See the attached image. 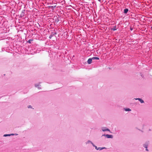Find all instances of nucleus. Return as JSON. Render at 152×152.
I'll use <instances>...</instances> for the list:
<instances>
[{
  "label": "nucleus",
  "instance_id": "1",
  "mask_svg": "<svg viewBox=\"0 0 152 152\" xmlns=\"http://www.w3.org/2000/svg\"><path fill=\"white\" fill-rule=\"evenodd\" d=\"M102 136H105L108 138H113V136L112 135H109L108 134H103Z\"/></svg>",
  "mask_w": 152,
  "mask_h": 152
},
{
  "label": "nucleus",
  "instance_id": "2",
  "mask_svg": "<svg viewBox=\"0 0 152 152\" xmlns=\"http://www.w3.org/2000/svg\"><path fill=\"white\" fill-rule=\"evenodd\" d=\"M103 132H105V131H110V130L106 127H102L101 128Z\"/></svg>",
  "mask_w": 152,
  "mask_h": 152
},
{
  "label": "nucleus",
  "instance_id": "3",
  "mask_svg": "<svg viewBox=\"0 0 152 152\" xmlns=\"http://www.w3.org/2000/svg\"><path fill=\"white\" fill-rule=\"evenodd\" d=\"M92 58H89L87 61L88 63L89 64H91L92 63Z\"/></svg>",
  "mask_w": 152,
  "mask_h": 152
},
{
  "label": "nucleus",
  "instance_id": "4",
  "mask_svg": "<svg viewBox=\"0 0 152 152\" xmlns=\"http://www.w3.org/2000/svg\"><path fill=\"white\" fill-rule=\"evenodd\" d=\"M136 100H138L141 103H143L144 102L143 100L140 98L134 99Z\"/></svg>",
  "mask_w": 152,
  "mask_h": 152
},
{
  "label": "nucleus",
  "instance_id": "5",
  "mask_svg": "<svg viewBox=\"0 0 152 152\" xmlns=\"http://www.w3.org/2000/svg\"><path fill=\"white\" fill-rule=\"evenodd\" d=\"M35 87L39 89H41V85L39 84H36L35 85Z\"/></svg>",
  "mask_w": 152,
  "mask_h": 152
},
{
  "label": "nucleus",
  "instance_id": "6",
  "mask_svg": "<svg viewBox=\"0 0 152 152\" xmlns=\"http://www.w3.org/2000/svg\"><path fill=\"white\" fill-rule=\"evenodd\" d=\"M91 143L92 146H94V144L90 140H88L86 142V144H89V143Z\"/></svg>",
  "mask_w": 152,
  "mask_h": 152
},
{
  "label": "nucleus",
  "instance_id": "7",
  "mask_svg": "<svg viewBox=\"0 0 152 152\" xmlns=\"http://www.w3.org/2000/svg\"><path fill=\"white\" fill-rule=\"evenodd\" d=\"M98 150H99V151H101V150H102L103 149H106V148H105V147H102V148H101V147H98Z\"/></svg>",
  "mask_w": 152,
  "mask_h": 152
},
{
  "label": "nucleus",
  "instance_id": "8",
  "mask_svg": "<svg viewBox=\"0 0 152 152\" xmlns=\"http://www.w3.org/2000/svg\"><path fill=\"white\" fill-rule=\"evenodd\" d=\"M112 30H113L114 31H115L117 30V28H116V26H114L113 28H112L111 29Z\"/></svg>",
  "mask_w": 152,
  "mask_h": 152
},
{
  "label": "nucleus",
  "instance_id": "9",
  "mask_svg": "<svg viewBox=\"0 0 152 152\" xmlns=\"http://www.w3.org/2000/svg\"><path fill=\"white\" fill-rule=\"evenodd\" d=\"M92 60H99V58L97 57H93L91 58Z\"/></svg>",
  "mask_w": 152,
  "mask_h": 152
},
{
  "label": "nucleus",
  "instance_id": "10",
  "mask_svg": "<svg viewBox=\"0 0 152 152\" xmlns=\"http://www.w3.org/2000/svg\"><path fill=\"white\" fill-rule=\"evenodd\" d=\"M124 110L126 111H131V110L129 108H124Z\"/></svg>",
  "mask_w": 152,
  "mask_h": 152
},
{
  "label": "nucleus",
  "instance_id": "11",
  "mask_svg": "<svg viewBox=\"0 0 152 152\" xmlns=\"http://www.w3.org/2000/svg\"><path fill=\"white\" fill-rule=\"evenodd\" d=\"M128 11V9H126L124 10V13L126 14V13Z\"/></svg>",
  "mask_w": 152,
  "mask_h": 152
},
{
  "label": "nucleus",
  "instance_id": "12",
  "mask_svg": "<svg viewBox=\"0 0 152 152\" xmlns=\"http://www.w3.org/2000/svg\"><path fill=\"white\" fill-rule=\"evenodd\" d=\"M143 146L146 148V150L147 151H148V149H147V145L146 144H144L143 145Z\"/></svg>",
  "mask_w": 152,
  "mask_h": 152
},
{
  "label": "nucleus",
  "instance_id": "13",
  "mask_svg": "<svg viewBox=\"0 0 152 152\" xmlns=\"http://www.w3.org/2000/svg\"><path fill=\"white\" fill-rule=\"evenodd\" d=\"M33 41V39H29L28 40V42L29 43H31V42Z\"/></svg>",
  "mask_w": 152,
  "mask_h": 152
},
{
  "label": "nucleus",
  "instance_id": "14",
  "mask_svg": "<svg viewBox=\"0 0 152 152\" xmlns=\"http://www.w3.org/2000/svg\"><path fill=\"white\" fill-rule=\"evenodd\" d=\"M10 134H5L4 135V137H7V136H10Z\"/></svg>",
  "mask_w": 152,
  "mask_h": 152
},
{
  "label": "nucleus",
  "instance_id": "15",
  "mask_svg": "<svg viewBox=\"0 0 152 152\" xmlns=\"http://www.w3.org/2000/svg\"><path fill=\"white\" fill-rule=\"evenodd\" d=\"M93 146L94 147H95V149L97 150H98V147H97L96 146H95L94 144V146Z\"/></svg>",
  "mask_w": 152,
  "mask_h": 152
},
{
  "label": "nucleus",
  "instance_id": "16",
  "mask_svg": "<svg viewBox=\"0 0 152 152\" xmlns=\"http://www.w3.org/2000/svg\"><path fill=\"white\" fill-rule=\"evenodd\" d=\"M28 108H32V107L31 105H29L28 106Z\"/></svg>",
  "mask_w": 152,
  "mask_h": 152
},
{
  "label": "nucleus",
  "instance_id": "17",
  "mask_svg": "<svg viewBox=\"0 0 152 152\" xmlns=\"http://www.w3.org/2000/svg\"><path fill=\"white\" fill-rule=\"evenodd\" d=\"M10 136L11 135H15V134H10Z\"/></svg>",
  "mask_w": 152,
  "mask_h": 152
},
{
  "label": "nucleus",
  "instance_id": "18",
  "mask_svg": "<svg viewBox=\"0 0 152 152\" xmlns=\"http://www.w3.org/2000/svg\"><path fill=\"white\" fill-rule=\"evenodd\" d=\"M51 37H52V36H50L49 37V38H51Z\"/></svg>",
  "mask_w": 152,
  "mask_h": 152
},
{
  "label": "nucleus",
  "instance_id": "19",
  "mask_svg": "<svg viewBox=\"0 0 152 152\" xmlns=\"http://www.w3.org/2000/svg\"><path fill=\"white\" fill-rule=\"evenodd\" d=\"M98 0L99 1V2H101V1L102 0Z\"/></svg>",
  "mask_w": 152,
  "mask_h": 152
},
{
  "label": "nucleus",
  "instance_id": "20",
  "mask_svg": "<svg viewBox=\"0 0 152 152\" xmlns=\"http://www.w3.org/2000/svg\"><path fill=\"white\" fill-rule=\"evenodd\" d=\"M151 30H152V26L151 27Z\"/></svg>",
  "mask_w": 152,
  "mask_h": 152
}]
</instances>
